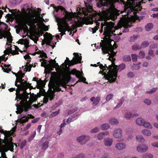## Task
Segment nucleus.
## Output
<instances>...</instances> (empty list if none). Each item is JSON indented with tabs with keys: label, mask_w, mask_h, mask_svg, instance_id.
Returning a JSON list of instances; mask_svg holds the SVG:
<instances>
[{
	"label": "nucleus",
	"mask_w": 158,
	"mask_h": 158,
	"mask_svg": "<svg viewBox=\"0 0 158 158\" xmlns=\"http://www.w3.org/2000/svg\"><path fill=\"white\" fill-rule=\"evenodd\" d=\"M113 97V95L112 94H110L108 95L106 98V101L108 102L110 101Z\"/></svg>",
	"instance_id": "obj_48"
},
{
	"label": "nucleus",
	"mask_w": 158,
	"mask_h": 158,
	"mask_svg": "<svg viewBox=\"0 0 158 158\" xmlns=\"http://www.w3.org/2000/svg\"><path fill=\"white\" fill-rule=\"evenodd\" d=\"M115 24L114 23L112 22H107L106 21H105V23L104 24L102 23L101 24V29L100 30V33H102L103 31V28L104 26H106L104 28V32L103 35H105L104 40H105V43H106V39L108 37H106V32H110V39L111 37L112 36V35L114 34L113 32H115V31H112V29L114 27Z\"/></svg>",
	"instance_id": "obj_4"
},
{
	"label": "nucleus",
	"mask_w": 158,
	"mask_h": 158,
	"mask_svg": "<svg viewBox=\"0 0 158 158\" xmlns=\"http://www.w3.org/2000/svg\"><path fill=\"white\" fill-rule=\"evenodd\" d=\"M138 114H132L131 113L128 112L126 113L125 115V117L127 118H129L131 117H134L136 116H138Z\"/></svg>",
	"instance_id": "obj_21"
},
{
	"label": "nucleus",
	"mask_w": 158,
	"mask_h": 158,
	"mask_svg": "<svg viewBox=\"0 0 158 158\" xmlns=\"http://www.w3.org/2000/svg\"><path fill=\"white\" fill-rule=\"evenodd\" d=\"M144 102L148 105H149L151 104V100L148 99H145L144 101Z\"/></svg>",
	"instance_id": "obj_60"
},
{
	"label": "nucleus",
	"mask_w": 158,
	"mask_h": 158,
	"mask_svg": "<svg viewBox=\"0 0 158 158\" xmlns=\"http://www.w3.org/2000/svg\"><path fill=\"white\" fill-rule=\"evenodd\" d=\"M48 65L52 68V69H54V68H56V67H59L58 64L56 63H55V64H54L53 63H51V64H48Z\"/></svg>",
	"instance_id": "obj_41"
},
{
	"label": "nucleus",
	"mask_w": 158,
	"mask_h": 158,
	"mask_svg": "<svg viewBox=\"0 0 158 158\" xmlns=\"http://www.w3.org/2000/svg\"><path fill=\"white\" fill-rule=\"evenodd\" d=\"M132 59L133 61H136L137 60V56L135 54L131 55Z\"/></svg>",
	"instance_id": "obj_58"
},
{
	"label": "nucleus",
	"mask_w": 158,
	"mask_h": 158,
	"mask_svg": "<svg viewBox=\"0 0 158 158\" xmlns=\"http://www.w3.org/2000/svg\"><path fill=\"white\" fill-rule=\"evenodd\" d=\"M40 56L41 58L44 57L46 58L48 57L47 54L43 51L41 52L40 54Z\"/></svg>",
	"instance_id": "obj_55"
},
{
	"label": "nucleus",
	"mask_w": 158,
	"mask_h": 158,
	"mask_svg": "<svg viewBox=\"0 0 158 158\" xmlns=\"http://www.w3.org/2000/svg\"><path fill=\"white\" fill-rule=\"evenodd\" d=\"M7 35L6 33L4 31H0V39H2L3 37L5 38Z\"/></svg>",
	"instance_id": "obj_37"
},
{
	"label": "nucleus",
	"mask_w": 158,
	"mask_h": 158,
	"mask_svg": "<svg viewBox=\"0 0 158 158\" xmlns=\"http://www.w3.org/2000/svg\"><path fill=\"white\" fill-rule=\"evenodd\" d=\"M81 75L80 76V77L78 78L79 79L78 80L77 82H80L81 81H82V82H84L85 83L88 84V83L87 82L85 81L86 80V79L83 76L81 77Z\"/></svg>",
	"instance_id": "obj_40"
},
{
	"label": "nucleus",
	"mask_w": 158,
	"mask_h": 158,
	"mask_svg": "<svg viewBox=\"0 0 158 158\" xmlns=\"http://www.w3.org/2000/svg\"><path fill=\"white\" fill-rule=\"evenodd\" d=\"M157 88H153L150 90V91H147L145 93L146 94H151L154 93L157 90Z\"/></svg>",
	"instance_id": "obj_54"
},
{
	"label": "nucleus",
	"mask_w": 158,
	"mask_h": 158,
	"mask_svg": "<svg viewBox=\"0 0 158 158\" xmlns=\"http://www.w3.org/2000/svg\"><path fill=\"white\" fill-rule=\"evenodd\" d=\"M10 53L12 54V55H15L16 54H19V52L18 51H12L11 48H10Z\"/></svg>",
	"instance_id": "obj_56"
},
{
	"label": "nucleus",
	"mask_w": 158,
	"mask_h": 158,
	"mask_svg": "<svg viewBox=\"0 0 158 158\" xmlns=\"http://www.w3.org/2000/svg\"><path fill=\"white\" fill-rule=\"evenodd\" d=\"M99 67L102 70L103 72H105V71L106 69L105 66H104L102 64H100L99 65Z\"/></svg>",
	"instance_id": "obj_63"
},
{
	"label": "nucleus",
	"mask_w": 158,
	"mask_h": 158,
	"mask_svg": "<svg viewBox=\"0 0 158 158\" xmlns=\"http://www.w3.org/2000/svg\"><path fill=\"white\" fill-rule=\"evenodd\" d=\"M60 109H58L57 111H55V112H53L51 115H52V116H56V115H58L60 112Z\"/></svg>",
	"instance_id": "obj_59"
},
{
	"label": "nucleus",
	"mask_w": 158,
	"mask_h": 158,
	"mask_svg": "<svg viewBox=\"0 0 158 158\" xmlns=\"http://www.w3.org/2000/svg\"><path fill=\"white\" fill-rule=\"evenodd\" d=\"M118 68H117V72L118 71H120L124 69L126 67L125 64L124 63L121 64L118 66Z\"/></svg>",
	"instance_id": "obj_26"
},
{
	"label": "nucleus",
	"mask_w": 158,
	"mask_h": 158,
	"mask_svg": "<svg viewBox=\"0 0 158 158\" xmlns=\"http://www.w3.org/2000/svg\"><path fill=\"white\" fill-rule=\"evenodd\" d=\"M32 102L29 100L28 102H24V103L21 101L20 104L22 105L21 107L17 108V110L16 111V113L18 114H21L24 110L25 112L28 111L31 107V105Z\"/></svg>",
	"instance_id": "obj_8"
},
{
	"label": "nucleus",
	"mask_w": 158,
	"mask_h": 158,
	"mask_svg": "<svg viewBox=\"0 0 158 158\" xmlns=\"http://www.w3.org/2000/svg\"><path fill=\"white\" fill-rule=\"evenodd\" d=\"M25 68L24 69V71L27 72V71L30 72L31 70V68L32 67V64L27 65V66H25Z\"/></svg>",
	"instance_id": "obj_44"
},
{
	"label": "nucleus",
	"mask_w": 158,
	"mask_h": 158,
	"mask_svg": "<svg viewBox=\"0 0 158 158\" xmlns=\"http://www.w3.org/2000/svg\"><path fill=\"white\" fill-rule=\"evenodd\" d=\"M99 23H96V25L94 28H89V31H91L93 33H95L99 28Z\"/></svg>",
	"instance_id": "obj_23"
},
{
	"label": "nucleus",
	"mask_w": 158,
	"mask_h": 158,
	"mask_svg": "<svg viewBox=\"0 0 158 158\" xmlns=\"http://www.w3.org/2000/svg\"><path fill=\"white\" fill-rule=\"evenodd\" d=\"M136 139L139 142H143L144 141L145 139L142 135H137L136 136Z\"/></svg>",
	"instance_id": "obj_34"
},
{
	"label": "nucleus",
	"mask_w": 158,
	"mask_h": 158,
	"mask_svg": "<svg viewBox=\"0 0 158 158\" xmlns=\"http://www.w3.org/2000/svg\"><path fill=\"white\" fill-rule=\"evenodd\" d=\"M153 27V25L152 23L148 24L145 26V28L146 31H149Z\"/></svg>",
	"instance_id": "obj_28"
},
{
	"label": "nucleus",
	"mask_w": 158,
	"mask_h": 158,
	"mask_svg": "<svg viewBox=\"0 0 158 158\" xmlns=\"http://www.w3.org/2000/svg\"><path fill=\"white\" fill-rule=\"evenodd\" d=\"M104 141L105 146L108 147L110 146L113 142V140L112 139L106 138L104 139Z\"/></svg>",
	"instance_id": "obj_14"
},
{
	"label": "nucleus",
	"mask_w": 158,
	"mask_h": 158,
	"mask_svg": "<svg viewBox=\"0 0 158 158\" xmlns=\"http://www.w3.org/2000/svg\"><path fill=\"white\" fill-rule=\"evenodd\" d=\"M108 134L109 132L107 131L105 132L99 133L97 136L98 139L99 140H101L105 137V135H107Z\"/></svg>",
	"instance_id": "obj_19"
},
{
	"label": "nucleus",
	"mask_w": 158,
	"mask_h": 158,
	"mask_svg": "<svg viewBox=\"0 0 158 158\" xmlns=\"http://www.w3.org/2000/svg\"><path fill=\"white\" fill-rule=\"evenodd\" d=\"M17 75V77H16L23 78L24 77L25 74L23 73L21 71H20L18 72Z\"/></svg>",
	"instance_id": "obj_47"
},
{
	"label": "nucleus",
	"mask_w": 158,
	"mask_h": 158,
	"mask_svg": "<svg viewBox=\"0 0 158 158\" xmlns=\"http://www.w3.org/2000/svg\"><path fill=\"white\" fill-rule=\"evenodd\" d=\"M36 135V131H34L33 133H32L30 136L28 137V141L29 142L31 141L35 136Z\"/></svg>",
	"instance_id": "obj_29"
},
{
	"label": "nucleus",
	"mask_w": 158,
	"mask_h": 158,
	"mask_svg": "<svg viewBox=\"0 0 158 158\" xmlns=\"http://www.w3.org/2000/svg\"><path fill=\"white\" fill-rule=\"evenodd\" d=\"M124 101V99L123 97L122 98L119 99L117 103V105L115 106L114 108H117L120 107L123 103Z\"/></svg>",
	"instance_id": "obj_25"
},
{
	"label": "nucleus",
	"mask_w": 158,
	"mask_h": 158,
	"mask_svg": "<svg viewBox=\"0 0 158 158\" xmlns=\"http://www.w3.org/2000/svg\"><path fill=\"white\" fill-rule=\"evenodd\" d=\"M47 96L48 98V99H49L50 101H52L54 99L55 95L52 94H49Z\"/></svg>",
	"instance_id": "obj_49"
},
{
	"label": "nucleus",
	"mask_w": 158,
	"mask_h": 158,
	"mask_svg": "<svg viewBox=\"0 0 158 158\" xmlns=\"http://www.w3.org/2000/svg\"><path fill=\"white\" fill-rule=\"evenodd\" d=\"M71 73L73 75H75L76 77L77 78H79L80 76L81 75L80 72L75 69H74L71 70Z\"/></svg>",
	"instance_id": "obj_18"
},
{
	"label": "nucleus",
	"mask_w": 158,
	"mask_h": 158,
	"mask_svg": "<svg viewBox=\"0 0 158 158\" xmlns=\"http://www.w3.org/2000/svg\"><path fill=\"white\" fill-rule=\"evenodd\" d=\"M106 37H108L106 40V43L101 44L100 46L102 48V50L103 53H108L110 55L109 59L110 60H111L110 58H112L116 55V52L113 51L114 48L111 43L112 40L110 39V32L108 31L106 32Z\"/></svg>",
	"instance_id": "obj_1"
},
{
	"label": "nucleus",
	"mask_w": 158,
	"mask_h": 158,
	"mask_svg": "<svg viewBox=\"0 0 158 158\" xmlns=\"http://www.w3.org/2000/svg\"><path fill=\"white\" fill-rule=\"evenodd\" d=\"M75 54H76L77 55L76 56V58H73V59L75 60L77 62H78L77 64L81 63V60L82 59L81 56H79L77 53H76L75 52L74 53L73 55H75Z\"/></svg>",
	"instance_id": "obj_20"
},
{
	"label": "nucleus",
	"mask_w": 158,
	"mask_h": 158,
	"mask_svg": "<svg viewBox=\"0 0 158 158\" xmlns=\"http://www.w3.org/2000/svg\"><path fill=\"white\" fill-rule=\"evenodd\" d=\"M27 143V141L24 140L22 141L21 143L20 149H22L26 145Z\"/></svg>",
	"instance_id": "obj_51"
},
{
	"label": "nucleus",
	"mask_w": 158,
	"mask_h": 158,
	"mask_svg": "<svg viewBox=\"0 0 158 158\" xmlns=\"http://www.w3.org/2000/svg\"><path fill=\"white\" fill-rule=\"evenodd\" d=\"M143 126L146 128H148L149 129L152 128V126L151 124L149 122H145V121H144L143 124Z\"/></svg>",
	"instance_id": "obj_27"
},
{
	"label": "nucleus",
	"mask_w": 158,
	"mask_h": 158,
	"mask_svg": "<svg viewBox=\"0 0 158 158\" xmlns=\"http://www.w3.org/2000/svg\"><path fill=\"white\" fill-rule=\"evenodd\" d=\"M137 38V36L133 35L130 37V41L133 42Z\"/></svg>",
	"instance_id": "obj_57"
},
{
	"label": "nucleus",
	"mask_w": 158,
	"mask_h": 158,
	"mask_svg": "<svg viewBox=\"0 0 158 158\" xmlns=\"http://www.w3.org/2000/svg\"><path fill=\"white\" fill-rule=\"evenodd\" d=\"M149 44V43L148 41H144L143 42L141 45L140 47L141 48H146L148 46Z\"/></svg>",
	"instance_id": "obj_36"
},
{
	"label": "nucleus",
	"mask_w": 158,
	"mask_h": 158,
	"mask_svg": "<svg viewBox=\"0 0 158 158\" xmlns=\"http://www.w3.org/2000/svg\"><path fill=\"white\" fill-rule=\"evenodd\" d=\"M142 133L145 135L148 136L151 135V131L147 129H144L142 131Z\"/></svg>",
	"instance_id": "obj_31"
},
{
	"label": "nucleus",
	"mask_w": 158,
	"mask_h": 158,
	"mask_svg": "<svg viewBox=\"0 0 158 158\" xmlns=\"http://www.w3.org/2000/svg\"><path fill=\"white\" fill-rule=\"evenodd\" d=\"M143 158H153V155L151 154L146 153L142 155Z\"/></svg>",
	"instance_id": "obj_32"
},
{
	"label": "nucleus",
	"mask_w": 158,
	"mask_h": 158,
	"mask_svg": "<svg viewBox=\"0 0 158 158\" xmlns=\"http://www.w3.org/2000/svg\"><path fill=\"white\" fill-rule=\"evenodd\" d=\"M25 6H27V8L26 9L24 8V10H25V12L26 13L27 16H27L29 15H32L30 14V11L31 10V9L29 7H27L28 6L27 4L25 5Z\"/></svg>",
	"instance_id": "obj_30"
},
{
	"label": "nucleus",
	"mask_w": 158,
	"mask_h": 158,
	"mask_svg": "<svg viewBox=\"0 0 158 158\" xmlns=\"http://www.w3.org/2000/svg\"><path fill=\"white\" fill-rule=\"evenodd\" d=\"M18 82H19V81L18 79V78L17 77V78H16V79L15 80V85L16 86H17L18 87V88L20 90H21V89H22L23 87L21 85V84H19V85L17 84V83Z\"/></svg>",
	"instance_id": "obj_42"
},
{
	"label": "nucleus",
	"mask_w": 158,
	"mask_h": 158,
	"mask_svg": "<svg viewBox=\"0 0 158 158\" xmlns=\"http://www.w3.org/2000/svg\"><path fill=\"white\" fill-rule=\"evenodd\" d=\"M85 156L83 153H80L75 157H70V158H84Z\"/></svg>",
	"instance_id": "obj_50"
},
{
	"label": "nucleus",
	"mask_w": 158,
	"mask_h": 158,
	"mask_svg": "<svg viewBox=\"0 0 158 158\" xmlns=\"http://www.w3.org/2000/svg\"><path fill=\"white\" fill-rule=\"evenodd\" d=\"M148 147L144 144H140L137 147V150L140 152H146L148 149Z\"/></svg>",
	"instance_id": "obj_13"
},
{
	"label": "nucleus",
	"mask_w": 158,
	"mask_h": 158,
	"mask_svg": "<svg viewBox=\"0 0 158 158\" xmlns=\"http://www.w3.org/2000/svg\"><path fill=\"white\" fill-rule=\"evenodd\" d=\"M99 130V128L98 127H96L93 129L90 132L91 133H95L98 132Z\"/></svg>",
	"instance_id": "obj_53"
},
{
	"label": "nucleus",
	"mask_w": 158,
	"mask_h": 158,
	"mask_svg": "<svg viewBox=\"0 0 158 158\" xmlns=\"http://www.w3.org/2000/svg\"><path fill=\"white\" fill-rule=\"evenodd\" d=\"M144 121V120L141 118H137L136 120V124L140 126H143Z\"/></svg>",
	"instance_id": "obj_22"
},
{
	"label": "nucleus",
	"mask_w": 158,
	"mask_h": 158,
	"mask_svg": "<svg viewBox=\"0 0 158 158\" xmlns=\"http://www.w3.org/2000/svg\"><path fill=\"white\" fill-rule=\"evenodd\" d=\"M69 82V81L67 80L65 78L62 79H60L56 81L55 82V85L54 87V90L57 92L61 91L63 92L60 88L61 86L66 88H67V84Z\"/></svg>",
	"instance_id": "obj_9"
},
{
	"label": "nucleus",
	"mask_w": 158,
	"mask_h": 158,
	"mask_svg": "<svg viewBox=\"0 0 158 158\" xmlns=\"http://www.w3.org/2000/svg\"><path fill=\"white\" fill-rule=\"evenodd\" d=\"M114 65L115 67H114L112 65H109L108 67V73H105L104 74L106 79L110 83L115 82L117 77L118 66L115 65Z\"/></svg>",
	"instance_id": "obj_3"
},
{
	"label": "nucleus",
	"mask_w": 158,
	"mask_h": 158,
	"mask_svg": "<svg viewBox=\"0 0 158 158\" xmlns=\"http://www.w3.org/2000/svg\"><path fill=\"white\" fill-rule=\"evenodd\" d=\"M123 60L125 62L130 61L131 60V57L129 55H125L123 56Z\"/></svg>",
	"instance_id": "obj_35"
},
{
	"label": "nucleus",
	"mask_w": 158,
	"mask_h": 158,
	"mask_svg": "<svg viewBox=\"0 0 158 158\" xmlns=\"http://www.w3.org/2000/svg\"><path fill=\"white\" fill-rule=\"evenodd\" d=\"M132 49L133 50H137L141 49V47L139 45L136 44L132 46Z\"/></svg>",
	"instance_id": "obj_43"
},
{
	"label": "nucleus",
	"mask_w": 158,
	"mask_h": 158,
	"mask_svg": "<svg viewBox=\"0 0 158 158\" xmlns=\"http://www.w3.org/2000/svg\"><path fill=\"white\" fill-rule=\"evenodd\" d=\"M60 25L58 26V29L59 31L61 32L63 31L65 32L67 31H70L71 30V28L69 26V24L67 22L66 19L62 18L59 21Z\"/></svg>",
	"instance_id": "obj_10"
},
{
	"label": "nucleus",
	"mask_w": 158,
	"mask_h": 158,
	"mask_svg": "<svg viewBox=\"0 0 158 158\" xmlns=\"http://www.w3.org/2000/svg\"><path fill=\"white\" fill-rule=\"evenodd\" d=\"M110 122L111 124H117L118 123V122L117 119L114 118H112L110 119Z\"/></svg>",
	"instance_id": "obj_45"
},
{
	"label": "nucleus",
	"mask_w": 158,
	"mask_h": 158,
	"mask_svg": "<svg viewBox=\"0 0 158 158\" xmlns=\"http://www.w3.org/2000/svg\"><path fill=\"white\" fill-rule=\"evenodd\" d=\"M6 134L5 133L4 140L3 142V143L5 144L0 145V151L7 152L9 150L13 152L14 150V144H15L16 147H17V145L12 142V138H9L8 135Z\"/></svg>",
	"instance_id": "obj_2"
},
{
	"label": "nucleus",
	"mask_w": 158,
	"mask_h": 158,
	"mask_svg": "<svg viewBox=\"0 0 158 158\" xmlns=\"http://www.w3.org/2000/svg\"><path fill=\"white\" fill-rule=\"evenodd\" d=\"M114 136L116 138L121 137L122 136V131L120 129L116 130L114 131Z\"/></svg>",
	"instance_id": "obj_15"
},
{
	"label": "nucleus",
	"mask_w": 158,
	"mask_h": 158,
	"mask_svg": "<svg viewBox=\"0 0 158 158\" xmlns=\"http://www.w3.org/2000/svg\"><path fill=\"white\" fill-rule=\"evenodd\" d=\"M51 41L47 39L46 40L45 43L47 45L52 46V48H53L55 47V45L52 46V45L51 44Z\"/></svg>",
	"instance_id": "obj_62"
},
{
	"label": "nucleus",
	"mask_w": 158,
	"mask_h": 158,
	"mask_svg": "<svg viewBox=\"0 0 158 158\" xmlns=\"http://www.w3.org/2000/svg\"><path fill=\"white\" fill-rule=\"evenodd\" d=\"M101 129L102 130H106L110 128V126L108 124H104L101 126Z\"/></svg>",
	"instance_id": "obj_39"
},
{
	"label": "nucleus",
	"mask_w": 158,
	"mask_h": 158,
	"mask_svg": "<svg viewBox=\"0 0 158 158\" xmlns=\"http://www.w3.org/2000/svg\"><path fill=\"white\" fill-rule=\"evenodd\" d=\"M22 86L23 87L21 90H20L19 88L17 89L16 90V98L15 100L19 99L21 100L22 102H23V103L26 102H28L27 99L29 98L28 95L29 94L26 91L27 88H26L25 87H24L23 85Z\"/></svg>",
	"instance_id": "obj_5"
},
{
	"label": "nucleus",
	"mask_w": 158,
	"mask_h": 158,
	"mask_svg": "<svg viewBox=\"0 0 158 158\" xmlns=\"http://www.w3.org/2000/svg\"><path fill=\"white\" fill-rule=\"evenodd\" d=\"M90 139V137L88 135H83L78 137L77 140L81 145L85 144Z\"/></svg>",
	"instance_id": "obj_11"
},
{
	"label": "nucleus",
	"mask_w": 158,
	"mask_h": 158,
	"mask_svg": "<svg viewBox=\"0 0 158 158\" xmlns=\"http://www.w3.org/2000/svg\"><path fill=\"white\" fill-rule=\"evenodd\" d=\"M139 57L140 58H143L145 56L144 52L143 51H140L139 53Z\"/></svg>",
	"instance_id": "obj_52"
},
{
	"label": "nucleus",
	"mask_w": 158,
	"mask_h": 158,
	"mask_svg": "<svg viewBox=\"0 0 158 158\" xmlns=\"http://www.w3.org/2000/svg\"><path fill=\"white\" fill-rule=\"evenodd\" d=\"M28 118L26 116H23L22 118L20 120V123L21 124L23 123L28 121Z\"/></svg>",
	"instance_id": "obj_33"
},
{
	"label": "nucleus",
	"mask_w": 158,
	"mask_h": 158,
	"mask_svg": "<svg viewBox=\"0 0 158 158\" xmlns=\"http://www.w3.org/2000/svg\"><path fill=\"white\" fill-rule=\"evenodd\" d=\"M11 69L10 68H6V69L3 68V71L6 73H9V72L11 71Z\"/></svg>",
	"instance_id": "obj_64"
},
{
	"label": "nucleus",
	"mask_w": 158,
	"mask_h": 158,
	"mask_svg": "<svg viewBox=\"0 0 158 158\" xmlns=\"http://www.w3.org/2000/svg\"><path fill=\"white\" fill-rule=\"evenodd\" d=\"M24 23L23 26L25 27V28L23 29V31H28L29 30L27 26V24L29 26L31 27L34 26L35 27V24L38 23V21L36 18L31 15H29L25 17L24 20Z\"/></svg>",
	"instance_id": "obj_7"
},
{
	"label": "nucleus",
	"mask_w": 158,
	"mask_h": 158,
	"mask_svg": "<svg viewBox=\"0 0 158 158\" xmlns=\"http://www.w3.org/2000/svg\"><path fill=\"white\" fill-rule=\"evenodd\" d=\"M115 147L118 150H123L125 148L126 144L124 143H119L116 144Z\"/></svg>",
	"instance_id": "obj_16"
},
{
	"label": "nucleus",
	"mask_w": 158,
	"mask_h": 158,
	"mask_svg": "<svg viewBox=\"0 0 158 158\" xmlns=\"http://www.w3.org/2000/svg\"><path fill=\"white\" fill-rule=\"evenodd\" d=\"M127 75L128 77L132 78L134 77V75L133 72H130L127 73Z\"/></svg>",
	"instance_id": "obj_61"
},
{
	"label": "nucleus",
	"mask_w": 158,
	"mask_h": 158,
	"mask_svg": "<svg viewBox=\"0 0 158 158\" xmlns=\"http://www.w3.org/2000/svg\"><path fill=\"white\" fill-rule=\"evenodd\" d=\"M87 2H85V7L82 9V14L87 17H90L92 15V12L93 11V5L91 3L92 0H86Z\"/></svg>",
	"instance_id": "obj_6"
},
{
	"label": "nucleus",
	"mask_w": 158,
	"mask_h": 158,
	"mask_svg": "<svg viewBox=\"0 0 158 158\" xmlns=\"http://www.w3.org/2000/svg\"><path fill=\"white\" fill-rule=\"evenodd\" d=\"M5 32L7 34V35H6V37L7 36V40L9 41V43L12 42V36L11 35V34L10 33V32H9L8 33H7L6 32Z\"/></svg>",
	"instance_id": "obj_38"
},
{
	"label": "nucleus",
	"mask_w": 158,
	"mask_h": 158,
	"mask_svg": "<svg viewBox=\"0 0 158 158\" xmlns=\"http://www.w3.org/2000/svg\"><path fill=\"white\" fill-rule=\"evenodd\" d=\"M77 63L78 62L75 60L73 59L71 60H70L69 58L67 57L66 60H65V67H67V65L70 66L75 64H77Z\"/></svg>",
	"instance_id": "obj_12"
},
{
	"label": "nucleus",
	"mask_w": 158,
	"mask_h": 158,
	"mask_svg": "<svg viewBox=\"0 0 158 158\" xmlns=\"http://www.w3.org/2000/svg\"><path fill=\"white\" fill-rule=\"evenodd\" d=\"M54 10L56 12H58L60 10L62 11H65V8L61 6H58L54 7Z\"/></svg>",
	"instance_id": "obj_24"
},
{
	"label": "nucleus",
	"mask_w": 158,
	"mask_h": 158,
	"mask_svg": "<svg viewBox=\"0 0 158 158\" xmlns=\"http://www.w3.org/2000/svg\"><path fill=\"white\" fill-rule=\"evenodd\" d=\"M100 98L99 97H97L93 103V105L94 106L97 105L100 101Z\"/></svg>",
	"instance_id": "obj_46"
},
{
	"label": "nucleus",
	"mask_w": 158,
	"mask_h": 158,
	"mask_svg": "<svg viewBox=\"0 0 158 158\" xmlns=\"http://www.w3.org/2000/svg\"><path fill=\"white\" fill-rule=\"evenodd\" d=\"M49 142L48 141H43L41 144V148L43 150H46L49 147Z\"/></svg>",
	"instance_id": "obj_17"
}]
</instances>
